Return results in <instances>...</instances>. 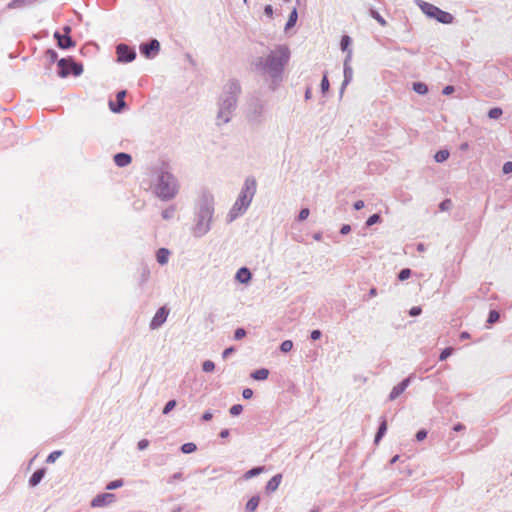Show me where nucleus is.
<instances>
[{"mask_svg":"<svg viewBox=\"0 0 512 512\" xmlns=\"http://www.w3.org/2000/svg\"><path fill=\"white\" fill-rule=\"evenodd\" d=\"M45 474H46L45 468H40V469H37L36 471H34L29 479V485L31 487L37 486L42 481Z\"/></svg>","mask_w":512,"mask_h":512,"instance_id":"a211bd4d","label":"nucleus"},{"mask_svg":"<svg viewBox=\"0 0 512 512\" xmlns=\"http://www.w3.org/2000/svg\"><path fill=\"white\" fill-rule=\"evenodd\" d=\"M57 66L59 68L57 74L60 78H66L69 75L77 77L83 73V65L75 62L72 57L59 59Z\"/></svg>","mask_w":512,"mask_h":512,"instance_id":"6e6552de","label":"nucleus"},{"mask_svg":"<svg viewBox=\"0 0 512 512\" xmlns=\"http://www.w3.org/2000/svg\"><path fill=\"white\" fill-rule=\"evenodd\" d=\"M62 30H63V34L62 35L70 36L72 28L69 25H65Z\"/></svg>","mask_w":512,"mask_h":512,"instance_id":"774afa93","label":"nucleus"},{"mask_svg":"<svg viewBox=\"0 0 512 512\" xmlns=\"http://www.w3.org/2000/svg\"><path fill=\"white\" fill-rule=\"evenodd\" d=\"M174 213H175V208L173 206H171L162 211V217L165 220H169V219L173 218Z\"/></svg>","mask_w":512,"mask_h":512,"instance_id":"37998d69","label":"nucleus"},{"mask_svg":"<svg viewBox=\"0 0 512 512\" xmlns=\"http://www.w3.org/2000/svg\"><path fill=\"white\" fill-rule=\"evenodd\" d=\"M411 383V376L403 379L399 384L394 386L389 394V400L393 401L397 399L410 385Z\"/></svg>","mask_w":512,"mask_h":512,"instance_id":"4468645a","label":"nucleus"},{"mask_svg":"<svg viewBox=\"0 0 512 512\" xmlns=\"http://www.w3.org/2000/svg\"><path fill=\"white\" fill-rule=\"evenodd\" d=\"M176 405H177V401H176V400H174V399L169 400V401L165 404V406H164V408H163V410H162V413H163L164 415H167L168 413H170V411H172V410L176 407Z\"/></svg>","mask_w":512,"mask_h":512,"instance_id":"e433bc0d","label":"nucleus"},{"mask_svg":"<svg viewBox=\"0 0 512 512\" xmlns=\"http://www.w3.org/2000/svg\"><path fill=\"white\" fill-rule=\"evenodd\" d=\"M282 481V474L278 473L274 475L266 484L265 491L270 494L275 492Z\"/></svg>","mask_w":512,"mask_h":512,"instance_id":"2eb2a0df","label":"nucleus"},{"mask_svg":"<svg viewBox=\"0 0 512 512\" xmlns=\"http://www.w3.org/2000/svg\"><path fill=\"white\" fill-rule=\"evenodd\" d=\"M170 251L167 248H160L156 253L157 262L164 265L168 262Z\"/></svg>","mask_w":512,"mask_h":512,"instance_id":"b1692460","label":"nucleus"},{"mask_svg":"<svg viewBox=\"0 0 512 512\" xmlns=\"http://www.w3.org/2000/svg\"><path fill=\"white\" fill-rule=\"evenodd\" d=\"M234 347H228L222 352V357L224 359L228 358L232 353H234Z\"/></svg>","mask_w":512,"mask_h":512,"instance_id":"680f3d73","label":"nucleus"},{"mask_svg":"<svg viewBox=\"0 0 512 512\" xmlns=\"http://www.w3.org/2000/svg\"><path fill=\"white\" fill-rule=\"evenodd\" d=\"M321 336H322V332L320 330L316 329V330L311 331L310 338L312 340H314V341L318 340L321 338Z\"/></svg>","mask_w":512,"mask_h":512,"instance_id":"4d7b16f0","label":"nucleus"},{"mask_svg":"<svg viewBox=\"0 0 512 512\" xmlns=\"http://www.w3.org/2000/svg\"><path fill=\"white\" fill-rule=\"evenodd\" d=\"M352 43V39L348 35H343L340 41V47L343 52H347L350 49V45Z\"/></svg>","mask_w":512,"mask_h":512,"instance_id":"c756f323","label":"nucleus"},{"mask_svg":"<svg viewBox=\"0 0 512 512\" xmlns=\"http://www.w3.org/2000/svg\"><path fill=\"white\" fill-rule=\"evenodd\" d=\"M241 85L238 80L230 79L223 87L218 100V112L216 116V125L221 126L230 122L238 104V98L241 94Z\"/></svg>","mask_w":512,"mask_h":512,"instance_id":"7ed1b4c3","label":"nucleus"},{"mask_svg":"<svg viewBox=\"0 0 512 512\" xmlns=\"http://www.w3.org/2000/svg\"><path fill=\"white\" fill-rule=\"evenodd\" d=\"M386 432H387V421L385 418H382V420L379 424L378 430L375 434L374 443L378 444L381 441V439L385 436Z\"/></svg>","mask_w":512,"mask_h":512,"instance_id":"412c9836","label":"nucleus"},{"mask_svg":"<svg viewBox=\"0 0 512 512\" xmlns=\"http://www.w3.org/2000/svg\"><path fill=\"white\" fill-rule=\"evenodd\" d=\"M418 6L425 15H427L429 18L436 19L439 23L451 24L454 20V17L451 13L443 11L437 6L426 1L418 0Z\"/></svg>","mask_w":512,"mask_h":512,"instance_id":"0eeeda50","label":"nucleus"},{"mask_svg":"<svg viewBox=\"0 0 512 512\" xmlns=\"http://www.w3.org/2000/svg\"><path fill=\"white\" fill-rule=\"evenodd\" d=\"M346 57L344 59L343 66L346 67V65H350L351 59H352V50H348L346 52Z\"/></svg>","mask_w":512,"mask_h":512,"instance_id":"e2e57ef3","label":"nucleus"},{"mask_svg":"<svg viewBox=\"0 0 512 512\" xmlns=\"http://www.w3.org/2000/svg\"><path fill=\"white\" fill-rule=\"evenodd\" d=\"M502 114H503V111L500 107H494L488 111V117L490 119H498L501 117Z\"/></svg>","mask_w":512,"mask_h":512,"instance_id":"f704fd0d","label":"nucleus"},{"mask_svg":"<svg viewBox=\"0 0 512 512\" xmlns=\"http://www.w3.org/2000/svg\"><path fill=\"white\" fill-rule=\"evenodd\" d=\"M257 189V183L254 177H247L241 188V191L227 214L226 221L231 223L243 215L249 208Z\"/></svg>","mask_w":512,"mask_h":512,"instance_id":"20e7f679","label":"nucleus"},{"mask_svg":"<svg viewBox=\"0 0 512 512\" xmlns=\"http://www.w3.org/2000/svg\"><path fill=\"white\" fill-rule=\"evenodd\" d=\"M452 207V201L451 199H445L439 204V209L441 211H448Z\"/></svg>","mask_w":512,"mask_h":512,"instance_id":"de8ad7c7","label":"nucleus"},{"mask_svg":"<svg viewBox=\"0 0 512 512\" xmlns=\"http://www.w3.org/2000/svg\"><path fill=\"white\" fill-rule=\"evenodd\" d=\"M125 96H126V91H125V90H121V91H119V92L117 93V95H116V99H117V103H118V105H119V107H118V108H115L114 103H113V102H110V109H111L113 112L118 113V112H120V111H121V109H122L123 107H125V105H126V103H125V101H124V97H125Z\"/></svg>","mask_w":512,"mask_h":512,"instance_id":"6ab92c4d","label":"nucleus"},{"mask_svg":"<svg viewBox=\"0 0 512 512\" xmlns=\"http://www.w3.org/2000/svg\"><path fill=\"white\" fill-rule=\"evenodd\" d=\"M351 231V226L349 224H344L341 229H340V233L342 235H346L348 234L349 232Z\"/></svg>","mask_w":512,"mask_h":512,"instance_id":"69168bd1","label":"nucleus"},{"mask_svg":"<svg viewBox=\"0 0 512 512\" xmlns=\"http://www.w3.org/2000/svg\"><path fill=\"white\" fill-rule=\"evenodd\" d=\"M132 161V157L130 154L125 152H119L114 155V162L118 167H125L129 165Z\"/></svg>","mask_w":512,"mask_h":512,"instance_id":"dca6fc26","label":"nucleus"},{"mask_svg":"<svg viewBox=\"0 0 512 512\" xmlns=\"http://www.w3.org/2000/svg\"><path fill=\"white\" fill-rule=\"evenodd\" d=\"M427 431L425 429H420L419 431H417L415 437H416V440L417 441H422L424 440L426 437H427Z\"/></svg>","mask_w":512,"mask_h":512,"instance_id":"3c124183","label":"nucleus"},{"mask_svg":"<svg viewBox=\"0 0 512 512\" xmlns=\"http://www.w3.org/2000/svg\"><path fill=\"white\" fill-rule=\"evenodd\" d=\"M260 496L259 495H254L252 496L246 503L245 505V512H254L256 511V509L258 508L259 504H260Z\"/></svg>","mask_w":512,"mask_h":512,"instance_id":"4be33fe9","label":"nucleus"},{"mask_svg":"<svg viewBox=\"0 0 512 512\" xmlns=\"http://www.w3.org/2000/svg\"><path fill=\"white\" fill-rule=\"evenodd\" d=\"M370 16L375 19L381 26H385L387 24L386 20L374 9H370Z\"/></svg>","mask_w":512,"mask_h":512,"instance_id":"473e14b6","label":"nucleus"},{"mask_svg":"<svg viewBox=\"0 0 512 512\" xmlns=\"http://www.w3.org/2000/svg\"><path fill=\"white\" fill-rule=\"evenodd\" d=\"M183 479V474L181 472H176L174 473L169 479H168V483L172 484L174 481L176 480H182Z\"/></svg>","mask_w":512,"mask_h":512,"instance_id":"5fc2aeb1","label":"nucleus"},{"mask_svg":"<svg viewBox=\"0 0 512 512\" xmlns=\"http://www.w3.org/2000/svg\"><path fill=\"white\" fill-rule=\"evenodd\" d=\"M413 90L420 95H425L428 93V86L424 82H414Z\"/></svg>","mask_w":512,"mask_h":512,"instance_id":"bb28decb","label":"nucleus"},{"mask_svg":"<svg viewBox=\"0 0 512 512\" xmlns=\"http://www.w3.org/2000/svg\"><path fill=\"white\" fill-rule=\"evenodd\" d=\"M264 13H265L266 16L272 18V16H273V7H272V5H269V4L266 5L264 7Z\"/></svg>","mask_w":512,"mask_h":512,"instance_id":"0e129e2a","label":"nucleus"},{"mask_svg":"<svg viewBox=\"0 0 512 512\" xmlns=\"http://www.w3.org/2000/svg\"><path fill=\"white\" fill-rule=\"evenodd\" d=\"M213 418V413L211 410H207L202 414L201 420L204 422L210 421Z\"/></svg>","mask_w":512,"mask_h":512,"instance_id":"6e6d98bb","label":"nucleus"},{"mask_svg":"<svg viewBox=\"0 0 512 512\" xmlns=\"http://www.w3.org/2000/svg\"><path fill=\"white\" fill-rule=\"evenodd\" d=\"M422 312V309L421 307L419 306H414L412 307L410 310H409V315L412 316V317H416V316H419Z\"/></svg>","mask_w":512,"mask_h":512,"instance_id":"603ef678","label":"nucleus"},{"mask_svg":"<svg viewBox=\"0 0 512 512\" xmlns=\"http://www.w3.org/2000/svg\"><path fill=\"white\" fill-rule=\"evenodd\" d=\"M297 18H298L297 10L294 8L288 17V20L285 25V30H289L290 28L295 26V24L297 22Z\"/></svg>","mask_w":512,"mask_h":512,"instance_id":"cd10ccee","label":"nucleus"},{"mask_svg":"<svg viewBox=\"0 0 512 512\" xmlns=\"http://www.w3.org/2000/svg\"><path fill=\"white\" fill-rule=\"evenodd\" d=\"M265 112V103L261 98L253 96L248 100L245 117L250 125H262L266 119Z\"/></svg>","mask_w":512,"mask_h":512,"instance_id":"423d86ee","label":"nucleus"},{"mask_svg":"<svg viewBox=\"0 0 512 512\" xmlns=\"http://www.w3.org/2000/svg\"><path fill=\"white\" fill-rule=\"evenodd\" d=\"M242 396L244 399H250L252 398L253 396V390L250 389V388H245L243 391H242Z\"/></svg>","mask_w":512,"mask_h":512,"instance_id":"bf43d9fd","label":"nucleus"},{"mask_svg":"<svg viewBox=\"0 0 512 512\" xmlns=\"http://www.w3.org/2000/svg\"><path fill=\"white\" fill-rule=\"evenodd\" d=\"M412 274V271L411 269L409 268H403L400 270V272L398 273V279L400 281H404V280H407L408 278H410Z\"/></svg>","mask_w":512,"mask_h":512,"instance_id":"58836bf2","label":"nucleus"},{"mask_svg":"<svg viewBox=\"0 0 512 512\" xmlns=\"http://www.w3.org/2000/svg\"><path fill=\"white\" fill-rule=\"evenodd\" d=\"M310 210L308 208H302L298 214V220L304 221L308 218Z\"/></svg>","mask_w":512,"mask_h":512,"instance_id":"8fccbe9b","label":"nucleus"},{"mask_svg":"<svg viewBox=\"0 0 512 512\" xmlns=\"http://www.w3.org/2000/svg\"><path fill=\"white\" fill-rule=\"evenodd\" d=\"M452 353H453L452 347H447V348L443 349L442 352L440 353L439 360L440 361L446 360L448 357H450L452 355Z\"/></svg>","mask_w":512,"mask_h":512,"instance_id":"a18cd8bd","label":"nucleus"},{"mask_svg":"<svg viewBox=\"0 0 512 512\" xmlns=\"http://www.w3.org/2000/svg\"><path fill=\"white\" fill-rule=\"evenodd\" d=\"M168 315L169 310L165 306L160 307L150 322V328L155 330L161 327L167 320Z\"/></svg>","mask_w":512,"mask_h":512,"instance_id":"9b49d317","label":"nucleus"},{"mask_svg":"<svg viewBox=\"0 0 512 512\" xmlns=\"http://www.w3.org/2000/svg\"><path fill=\"white\" fill-rule=\"evenodd\" d=\"M264 469H265L264 466L253 467L243 474V479L249 480L253 477H256V476L260 475L264 471Z\"/></svg>","mask_w":512,"mask_h":512,"instance_id":"a878e982","label":"nucleus"},{"mask_svg":"<svg viewBox=\"0 0 512 512\" xmlns=\"http://www.w3.org/2000/svg\"><path fill=\"white\" fill-rule=\"evenodd\" d=\"M235 278L240 283L246 284V283H248L251 280L252 274H251L250 270L247 267H241L237 271Z\"/></svg>","mask_w":512,"mask_h":512,"instance_id":"f3484780","label":"nucleus"},{"mask_svg":"<svg viewBox=\"0 0 512 512\" xmlns=\"http://www.w3.org/2000/svg\"><path fill=\"white\" fill-rule=\"evenodd\" d=\"M353 79V69L351 65H346L344 67V80L341 85L340 94L342 95L345 87L352 81Z\"/></svg>","mask_w":512,"mask_h":512,"instance_id":"aec40b11","label":"nucleus"},{"mask_svg":"<svg viewBox=\"0 0 512 512\" xmlns=\"http://www.w3.org/2000/svg\"><path fill=\"white\" fill-rule=\"evenodd\" d=\"M35 0H11V2L8 3L7 8L8 9H16V8H23L25 6H29L34 4Z\"/></svg>","mask_w":512,"mask_h":512,"instance_id":"5701e85b","label":"nucleus"},{"mask_svg":"<svg viewBox=\"0 0 512 512\" xmlns=\"http://www.w3.org/2000/svg\"><path fill=\"white\" fill-rule=\"evenodd\" d=\"M215 369V363L211 360H206L202 364V370L206 373H210Z\"/></svg>","mask_w":512,"mask_h":512,"instance_id":"79ce46f5","label":"nucleus"},{"mask_svg":"<svg viewBox=\"0 0 512 512\" xmlns=\"http://www.w3.org/2000/svg\"><path fill=\"white\" fill-rule=\"evenodd\" d=\"M61 455H62V451H60V450L53 451V452H51V453L48 455V457H47V459H46V462H47V463H53V462H55V461H56V459H58Z\"/></svg>","mask_w":512,"mask_h":512,"instance_id":"c03bdc74","label":"nucleus"},{"mask_svg":"<svg viewBox=\"0 0 512 512\" xmlns=\"http://www.w3.org/2000/svg\"><path fill=\"white\" fill-rule=\"evenodd\" d=\"M269 376V370L266 368L257 369L252 372L251 377L256 381L266 380Z\"/></svg>","mask_w":512,"mask_h":512,"instance_id":"393cba45","label":"nucleus"},{"mask_svg":"<svg viewBox=\"0 0 512 512\" xmlns=\"http://www.w3.org/2000/svg\"><path fill=\"white\" fill-rule=\"evenodd\" d=\"M454 91H455L454 86H452V85H447V86H445V87L443 88L442 93H443L444 95H450V94H452Z\"/></svg>","mask_w":512,"mask_h":512,"instance_id":"052dcab7","label":"nucleus"},{"mask_svg":"<svg viewBox=\"0 0 512 512\" xmlns=\"http://www.w3.org/2000/svg\"><path fill=\"white\" fill-rule=\"evenodd\" d=\"M123 485H124L123 479H116V480L110 481L106 485V489L107 490H115V489L122 487Z\"/></svg>","mask_w":512,"mask_h":512,"instance_id":"72a5a7b5","label":"nucleus"},{"mask_svg":"<svg viewBox=\"0 0 512 512\" xmlns=\"http://www.w3.org/2000/svg\"><path fill=\"white\" fill-rule=\"evenodd\" d=\"M380 222H381V216L378 213H375L368 217L365 224L367 227H371Z\"/></svg>","mask_w":512,"mask_h":512,"instance_id":"2f4dec72","label":"nucleus"},{"mask_svg":"<svg viewBox=\"0 0 512 512\" xmlns=\"http://www.w3.org/2000/svg\"><path fill=\"white\" fill-rule=\"evenodd\" d=\"M45 55L50 63L58 62V53L54 49H48Z\"/></svg>","mask_w":512,"mask_h":512,"instance_id":"c9c22d12","label":"nucleus"},{"mask_svg":"<svg viewBox=\"0 0 512 512\" xmlns=\"http://www.w3.org/2000/svg\"><path fill=\"white\" fill-rule=\"evenodd\" d=\"M140 53L147 59H153L160 51V43L152 38L148 42H143L139 46Z\"/></svg>","mask_w":512,"mask_h":512,"instance_id":"9d476101","label":"nucleus"},{"mask_svg":"<svg viewBox=\"0 0 512 512\" xmlns=\"http://www.w3.org/2000/svg\"><path fill=\"white\" fill-rule=\"evenodd\" d=\"M500 318V314L498 311L496 310H491L488 314V319H487V322L489 324H493V323H496Z\"/></svg>","mask_w":512,"mask_h":512,"instance_id":"ea45409f","label":"nucleus"},{"mask_svg":"<svg viewBox=\"0 0 512 512\" xmlns=\"http://www.w3.org/2000/svg\"><path fill=\"white\" fill-rule=\"evenodd\" d=\"M320 87H321V92H322V94L327 93V92H328V90H329L330 84H329V80H328V77H327V74H326V73L323 75V78H322V80H321Z\"/></svg>","mask_w":512,"mask_h":512,"instance_id":"a19ab883","label":"nucleus"},{"mask_svg":"<svg viewBox=\"0 0 512 512\" xmlns=\"http://www.w3.org/2000/svg\"><path fill=\"white\" fill-rule=\"evenodd\" d=\"M196 449H197L196 444H194V443H192V442L184 443V444L181 446V448H180L181 452H182V453H184V454H190V453H193V452H195V451H196Z\"/></svg>","mask_w":512,"mask_h":512,"instance_id":"7c9ffc66","label":"nucleus"},{"mask_svg":"<svg viewBox=\"0 0 512 512\" xmlns=\"http://www.w3.org/2000/svg\"><path fill=\"white\" fill-rule=\"evenodd\" d=\"M290 59V49L286 45H278L266 56L257 57L252 62V69L262 76L267 75L271 78V88L275 87L283 79V71Z\"/></svg>","mask_w":512,"mask_h":512,"instance_id":"f257e3e1","label":"nucleus"},{"mask_svg":"<svg viewBox=\"0 0 512 512\" xmlns=\"http://www.w3.org/2000/svg\"><path fill=\"white\" fill-rule=\"evenodd\" d=\"M502 171L504 174H509L512 172V161H507L504 163L502 167Z\"/></svg>","mask_w":512,"mask_h":512,"instance_id":"864d4df0","label":"nucleus"},{"mask_svg":"<svg viewBox=\"0 0 512 512\" xmlns=\"http://www.w3.org/2000/svg\"><path fill=\"white\" fill-rule=\"evenodd\" d=\"M178 191L177 178L169 171L159 170L153 184L154 194L162 201H169L176 197Z\"/></svg>","mask_w":512,"mask_h":512,"instance_id":"39448f33","label":"nucleus"},{"mask_svg":"<svg viewBox=\"0 0 512 512\" xmlns=\"http://www.w3.org/2000/svg\"><path fill=\"white\" fill-rule=\"evenodd\" d=\"M53 36L57 41V46L62 50L73 48L76 45V42L71 38V36H64L59 31H55Z\"/></svg>","mask_w":512,"mask_h":512,"instance_id":"ddd939ff","label":"nucleus"},{"mask_svg":"<svg viewBox=\"0 0 512 512\" xmlns=\"http://www.w3.org/2000/svg\"><path fill=\"white\" fill-rule=\"evenodd\" d=\"M246 336V330L244 328H237L234 331V339L235 340H241Z\"/></svg>","mask_w":512,"mask_h":512,"instance_id":"09e8293b","label":"nucleus"},{"mask_svg":"<svg viewBox=\"0 0 512 512\" xmlns=\"http://www.w3.org/2000/svg\"><path fill=\"white\" fill-rule=\"evenodd\" d=\"M293 348V342L291 340H284L280 344V351L283 353L290 352Z\"/></svg>","mask_w":512,"mask_h":512,"instance_id":"4c0bfd02","label":"nucleus"},{"mask_svg":"<svg viewBox=\"0 0 512 512\" xmlns=\"http://www.w3.org/2000/svg\"><path fill=\"white\" fill-rule=\"evenodd\" d=\"M449 155L450 154L448 150L442 149L436 152L434 159L437 163H442L448 159Z\"/></svg>","mask_w":512,"mask_h":512,"instance_id":"c85d7f7f","label":"nucleus"},{"mask_svg":"<svg viewBox=\"0 0 512 512\" xmlns=\"http://www.w3.org/2000/svg\"><path fill=\"white\" fill-rule=\"evenodd\" d=\"M117 60L121 63H130L136 58V51L134 48L120 43L116 46Z\"/></svg>","mask_w":512,"mask_h":512,"instance_id":"1a4fd4ad","label":"nucleus"},{"mask_svg":"<svg viewBox=\"0 0 512 512\" xmlns=\"http://www.w3.org/2000/svg\"><path fill=\"white\" fill-rule=\"evenodd\" d=\"M355 210H361L364 207V202L362 200H358L353 205Z\"/></svg>","mask_w":512,"mask_h":512,"instance_id":"338daca9","label":"nucleus"},{"mask_svg":"<svg viewBox=\"0 0 512 512\" xmlns=\"http://www.w3.org/2000/svg\"><path fill=\"white\" fill-rule=\"evenodd\" d=\"M214 196L209 191H203L199 196L194 211V225L192 234L197 237H203L211 229V222L214 215Z\"/></svg>","mask_w":512,"mask_h":512,"instance_id":"f03ea898","label":"nucleus"},{"mask_svg":"<svg viewBox=\"0 0 512 512\" xmlns=\"http://www.w3.org/2000/svg\"><path fill=\"white\" fill-rule=\"evenodd\" d=\"M148 446H149V441L147 439H142L137 444V447L139 450H145Z\"/></svg>","mask_w":512,"mask_h":512,"instance_id":"13d9d810","label":"nucleus"},{"mask_svg":"<svg viewBox=\"0 0 512 512\" xmlns=\"http://www.w3.org/2000/svg\"><path fill=\"white\" fill-rule=\"evenodd\" d=\"M115 499L116 496L113 493H101L92 499L90 505L93 508L104 507L113 503Z\"/></svg>","mask_w":512,"mask_h":512,"instance_id":"f8f14e48","label":"nucleus"},{"mask_svg":"<svg viewBox=\"0 0 512 512\" xmlns=\"http://www.w3.org/2000/svg\"><path fill=\"white\" fill-rule=\"evenodd\" d=\"M243 411V406L241 404H235L233 405L229 412L232 416H238Z\"/></svg>","mask_w":512,"mask_h":512,"instance_id":"49530a36","label":"nucleus"}]
</instances>
